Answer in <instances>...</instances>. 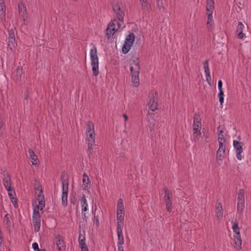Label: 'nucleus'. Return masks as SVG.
Wrapping results in <instances>:
<instances>
[{"label": "nucleus", "instance_id": "obj_1", "mask_svg": "<svg viewBox=\"0 0 251 251\" xmlns=\"http://www.w3.org/2000/svg\"><path fill=\"white\" fill-rule=\"evenodd\" d=\"M113 11L118 19L112 20L108 24L106 30V35L108 38L111 37L123 25L124 20L125 9L120 6L118 3L112 5Z\"/></svg>", "mask_w": 251, "mask_h": 251}, {"label": "nucleus", "instance_id": "obj_2", "mask_svg": "<svg viewBox=\"0 0 251 251\" xmlns=\"http://www.w3.org/2000/svg\"><path fill=\"white\" fill-rule=\"evenodd\" d=\"M140 67L138 59L130 61V71L132 75V82L135 87L139 85V73Z\"/></svg>", "mask_w": 251, "mask_h": 251}, {"label": "nucleus", "instance_id": "obj_3", "mask_svg": "<svg viewBox=\"0 0 251 251\" xmlns=\"http://www.w3.org/2000/svg\"><path fill=\"white\" fill-rule=\"evenodd\" d=\"M214 8V0H206V14L207 15L206 27L208 30L210 31L212 30L214 27V21L212 15Z\"/></svg>", "mask_w": 251, "mask_h": 251}, {"label": "nucleus", "instance_id": "obj_4", "mask_svg": "<svg viewBox=\"0 0 251 251\" xmlns=\"http://www.w3.org/2000/svg\"><path fill=\"white\" fill-rule=\"evenodd\" d=\"M90 55L93 74L95 76H97L99 73V58L97 55V50L95 46H93L90 50Z\"/></svg>", "mask_w": 251, "mask_h": 251}, {"label": "nucleus", "instance_id": "obj_5", "mask_svg": "<svg viewBox=\"0 0 251 251\" xmlns=\"http://www.w3.org/2000/svg\"><path fill=\"white\" fill-rule=\"evenodd\" d=\"M232 228L234 232V240L236 248L237 250L241 249L242 240L241 238V234L240 233V229L238 226V223L235 221H232Z\"/></svg>", "mask_w": 251, "mask_h": 251}, {"label": "nucleus", "instance_id": "obj_6", "mask_svg": "<svg viewBox=\"0 0 251 251\" xmlns=\"http://www.w3.org/2000/svg\"><path fill=\"white\" fill-rule=\"evenodd\" d=\"M164 191V196L163 200L165 204L166 208L168 212H170L172 210V192L166 187L163 188Z\"/></svg>", "mask_w": 251, "mask_h": 251}, {"label": "nucleus", "instance_id": "obj_7", "mask_svg": "<svg viewBox=\"0 0 251 251\" xmlns=\"http://www.w3.org/2000/svg\"><path fill=\"white\" fill-rule=\"evenodd\" d=\"M135 40V35L130 33L126 36L125 39V44L123 46L122 51L124 54L127 53L130 50Z\"/></svg>", "mask_w": 251, "mask_h": 251}, {"label": "nucleus", "instance_id": "obj_8", "mask_svg": "<svg viewBox=\"0 0 251 251\" xmlns=\"http://www.w3.org/2000/svg\"><path fill=\"white\" fill-rule=\"evenodd\" d=\"M158 97L156 92H151L149 95L148 106L152 111H154L157 109Z\"/></svg>", "mask_w": 251, "mask_h": 251}, {"label": "nucleus", "instance_id": "obj_9", "mask_svg": "<svg viewBox=\"0 0 251 251\" xmlns=\"http://www.w3.org/2000/svg\"><path fill=\"white\" fill-rule=\"evenodd\" d=\"M62 203L64 207L67 206L68 204V194L69 182L68 180L64 179L62 180Z\"/></svg>", "mask_w": 251, "mask_h": 251}, {"label": "nucleus", "instance_id": "obj_10", "mask_svg": "<svg viewBox=\"0 0 251 251\" xmlns=\"http://www.w3.org/2000/svg\"><path fill=\"white\" fill-rule=\"evenodd\" d=\"M233 147L236 150V157L237 159L241 160L242 159L241 153L243 152V149L242 147L243 143L236 140H233Z\"/></svg>", "mask_w": 251, "mask_h": 251}, {"label": "nucleus", "instance_id": "obj_11", "mask_svg": "<svg viewBox=\"0 0 251 251\" xmlns=\"http://www.w3.org/2000/svg\"><path fill=\"white\" fill-rule=\"evenodd\" d=\"M201 119L200 114L196 113L194 116L193 131H201Z\"/></svg>", "mask_w": 251, "mask_h": 251}, {"label": "nucleus", "instance_id": "obj_12", "mask_svg": "<svg viewBox=\"0 0 251 251\" xmlns=\"http://www.w3.org/2000/svg\"><path fill=\"white\" fill-rule=\"evenodd\" d=\"M219 144V147L216 153V157L217 159L222 160L225 155L226 147L224 143H222L221 141L220 142Z\"/></svg>", "mask_w": 251, "mask_h": 251}, {"label": "nucleus", "instance_id": "obj_13", "mask_svg": "<svg viewBox=\"0 0 251 251\" xmlns=\"http://www.w3.org/2000/svg\"><path fill=\"white\" fill-rule=\"evenodd\" d=\"M117 233L118 236L117 244L123 245L124 243V237L123 233L122 226L121 224H118L117 226Z\"/></svg>", "mask_w": 251, "mask_h": 251}, {"label": "nucleus", "instance_id": "obj_14", "mask_svg": "<svg viewBox=\"0 0 251 251\" xmlns=\"http://www.w3.org/2000/svg\"><path fill=\"white\" fill-rule=\"evenodd\" d=\"M19 11L21 17H23V20L25 22L27 20V15L26 9L24 3L20 2L18 4Z\"/></svg>", "mask_w": 251, "mask_h": 251}, {"label": "nucleus", "instance_id": "obj_15", "mask_svg": "<svg viewBox=\"0 0 251 251\" xmlns=\"http://www.w3.org/2000/svg\"><path fill=\"white\" fill-rule=\"evenodd\" d=\"M8 192V195L10 199L11 202L13 203L14 207H18L17 200L16 198L14 197L15 193L13 188L6 190Z\"/></svg>", "mask_w": 251, "mask_h": 251}, {"label": "nucleus", "instance_id": "obj_16", "mask_svg": "<svg viewBox=\"0 0 251 251\" xmlns=\"http://www.w3.org/2000/svg\"><path fill=\"white\" fill-rule=\"evenodd\" d=\"M82 182H83V190H86L89 189L91 185V181L90 180L88 177V176L87 175L86 173H84L83 174V179H82Z\"/></svg>", "mask_w": 251, "mask_h": 251}, {"label": "nucleus", "instance_id": "obj_17", "mask_svg": "<svg viewBox=\"0 0 251 251\" xmlns=\"http://www.w3.org/2000/svg\"><path fill=\"white\" fill-rule=\"evenodd\" d=\"M56 239H57L56 241V246L58 250L59 251H64L65 246L64 240L60 238L59 235L58 236Z\"/></svg>", "mask_w": 251, "mask_h": 251}, {"label": "nucleus", "instance_id": "obj_18", "mask_svg": "<svg viewBox=\"0 0 251 251\" xmlns=\"http://www.w3.org/2000/svg\"><path fill=\"white\" fill-rule=\"evenodd\" d=\"M142 9L150 12L151 10V6L148 0H139Z\"/></svg>", "mask_w": 251, "mask_h": 251}, {"label": "nucleus", "instance_id": "obj_19", "mask_svg": "<svg viewBox=\"0 0 251 251\" xmlns=\"http://www.w3.org/2000/svg\"><path fill=\"white\" fill-rule=\"evenodd\" d=\"M86 143H95L96 141V134L95 131L93 132V133H89L86 134V138H85Z\"/></svg>", "mask_w": 251, "mask_h": 251}, {"label": "nucleus", "instance_id": "obj_20", "mask_svg": "<svg viewBox=\"0 0 251 251\" xmlns=\"http://www.w3.org/2000/svg\"><path fill=\"white\" fill-rule=\"evenodd\" d=\"M29 158L31 159V161L33 165H37L38 164V160L37 157L36 155L35 154L34 152L32 150L29 149L28 151Z\"/></svg>", "mask_w": 251, "mask_h": 251}, {"label": "nucleus", "instance_id": "obj_21", "mask_svg": "<svg viewBox=\"0 0 251 251\" xmlns=\"http://www.w3.org/2000/svg\"><path fill=\"white\" fill-rule=\"evenodd\" d=\"M3 185L6 190L12 189L11 186L12 181L10 177L7 178H3L2 179Z\"/></svg>", "mask_w": 251, "mask_h": 251}, {"label": "nucleus", "instance_id": "obj_22", "mask_svg": "<svg viewBox=\"0 0 251 251\" xmlns=\"http://www.w3.org/2000/svg\"><path fill=\"white\" fill-rule=\"evenodd\" d=\"M223 207L221 203H219L216 208V215L217 218L220 220L223 218Z\"/></svg>", "mask_w": 251, "mask_h": 251}, {"label": "nucleus", "instance_id": "obj_23", "mask_svg": "<svg viewBox=\"0 0 251 251\" xmlns=\"http://www.w3.org/2000/svg\"><path fill=\"white\" fill-rule=\"evenodd\" d=\"M5 15V6L4 0H0V18L2 19Z\"/></svg>", "mask_w": 251, "mask_h": 251}, {"label": "nucleus", "instance_id": "obj_24", "mask_svg": "<svg viewBox=\"0 0 251 251\" xmlns=\"http://www.w3.org/2000/svg\"><path fill=\"white\" fill-rule=\"evenodd\" d=\"M93 132H95L94 125L92 122L89 121L86 125L85 134L93 133Z\"/></svg>", "mask_w": 251, "mask_h": 251}, {"label": "nucleus", "instance_id": "obj_25", "mask_svg": "<svg viewBox=\"0 0 251 251\" xmlns=\"http://www.w3.org/2000/svg\"><path fill=\"white\" fill-rule=\"evenodd\" d=\"M36 195H37V200L38 203L43 202L44 201V196L43 193V191L40 189H38L35 192Z\"/></svg>", "mask_w": 251, "mask_h": 251}, {"label": "nucleus", "instance_id": "obj_26", "mask_svg": "<svg viewBox=\"0 0 251 251\" xmlns=\"http://www.w3.org/2000/svg\"><path fill=\"white\" fill-rule=\"evenodd\" d=\"M124 206L123 201L122 199H120L118 201L117 213H124Z\"/></svg>", "mask_w": 251, "mask_h": 251}, {"label": "nucleus", "instance_id": "obj_27", "mask_svg": "<svg viewBox=\"0 0 251 251\" xmlns=\"http://www.w3.org/2000/svg\"><path fill=\"white\" fill-rule=\"evenodd\" d=\"M88 145L87 153L89 157L93 153L94 147L95 146V143H87Z\"/></svg>", "mask_w": 251, "mask_h": 251}, {"label": "nucleus", "instance_id": "obj_28", "mask_svg": "<svg viewBox=\"0 0 251 251\" xmlns=\"http://www.w3.org/2000/svg\"><path fill=\"white\" fill-rule=\"evenodd\" d=\"M32 221L33 222L41 221V216L39 211H33Z\"/></svg>", "mask_w": 251, "mask_h": 251}, {"label": "nucleus", "instance_id": "obj_29", "mask_svg": "<svg viewBox=\"0 0 251 251\" xmlns=\"http://www.w3.org/2000/svg\"><path fill=\"white\" fill-rule=\"evenodd\" d=\"M10 218V215L7 213L3 217V223L7 227L11 225Z\"/></svg>", "mask_w": 251, "mask_h": 251}, {"label": "nucleus", "instance_id": "obj_30", "mask_svg": "<svg viewBox=\"0 0 251 251\" xmlns=\"http://www.w3.org/2000/svg\"><path fill=\"white\" fill-rule=\"evenodd\" d=\"M117 225L123 224L124 219V213H117Z\"/></svg>", "mask_w": 251, "mask_h": 251}, {"label": "nucleus", "instance_id": "obj_31", "mask_svg": "<svg viewBox=\"0 0 251 251\" xmlns=\"http://www.w3.org/2000/svg\"><path fill=\"white\" fill-rule=\"evenodd\" d=\"M16 44L15 43V38H8V47L12 50L15 47Z\"/></svg>", "mask_w": 251, "mask_h": 251}, {"label": "nucleus", "instance_id": "obj_32", "mask_svg": "<svg viewBox=\"0 0 251 251\" xmlns=\"http://www.w3.org/2000/svg\"><path fill=\"white\" fill-rule=\"evenodd\" d=\"M78 242L79 246H84L85 245V237L79 232V236L78 238Z\"/></svg>", "mask_w": 251, "mask_h": 251}, {"label": "nucleus", "instance_id": "obj_33", "mask_svg": "<svg viewBox=\"0 0 251 251\" xmlns=\"http://www.w3.org/2000/svg\"><path fill=\"white\" fill-rule=\"evenodd\" d=\"M244 207H245V204H237V212L238 214H239L240 216H241L243 215V212L244 209Z\"/></svg>", "mask_w": 251, "mask_h": 251}, {"label": "nucleus", "instance_id": "obj_34", "mask_svg": "<svg viewBox=\"0 0 251 251\" xmlns=\"http://www.w3.org/2000/svg\"><path fill=\"white\" fill-rule=\"evenodd\" d=\"M34 229L35 232H38L40 229L41 221L33 222Z\"/></svg>", "mask_w": 251, "mask_h": 251}, {"label": "nucleus", "instance_id": "obj_35", "mask_svg": "<svg viewBox=\"0 0 251 251\" xmlns=\"http://www.w3.org/2000/svg\"><path fill=\"white\" fill-rule=\"evenodd\" d=\"M193 138L194 141H198L201 135V131H193Z\"/></svg>", "mask_w": 251, "mask_h": 251}, {"label": "nucleus", "instance_id": "obj_36", "mask_svg": "<svg viewBox=\"0 0 251 251\" xmlns=\"http://www.w3.org/2000/svg\"><path fill=\"white\" fill-rule=\"evenodd\" d=\"M38 203V205H37L36 207L34 208L33 210L39 211V210H42L45 207V201H43V202H41L40 203Z\"/></svg>", "mask_w": 251, "mask_h": 251}, {"label": "nucleus", "instance_id": "obj_37", "mask_svg": "<svg viewBox=\"0 0 251 251\" xmlns=\"http://www.w3.org/2000/svg\"><path fill=\"white\" fill-rule=\"evenodd\" d=\"M1 174L2 175V179H3V178H7V177H10L5 169H2L1 170Z\"/></svg>", "mask_w": 251, "mask_h": 251}, {"label": "nucleus", "instance_id": "obj_38", "mask_svg": "<svg viewBox=\"0 0 251 251\" xmlns=\"http://www.w3.org/2000/svg\"><path fill=\"white\" fill-rule=\"evenodd\" d=\"M80 202L82 208L84 207L85 206H86V207H88V204L85 196H83L82 197Z\"/></svg>", "mask_w": 251, "mask_h": 251}, {"label": "nucleus", "instance_id": "obj_39", "mask_svg": "<svg viewBox=\"0 0 251 251\" xmlns=\"http://www.w3.org/2000/svg\"><path fill=\"white\" fill-rule=\"evenodd\" d=\"M221 141L222 143H224V142L225 141V138L224 137V135L223 134V131L221 130L220 131L219 133H218V142L219 144H220V142Z\"/></svg>", "mask_w": 251, "mask_h": 251}, {"label": "nucleus", "instance_id": "obj_40", "mask_svg": "<svg viewBox=\"0 0 251 251\" xmlns=\"http://www.w3.org/2000/svg\"><path fill=\"white\" fill-rule=\"evenodd\" d=\"M244 25L241 22H239L237 26V32L243 31Z\"/></svg>", "mask_w": 251, "mask_h": 251}, {"label": "nucleus", "instance_id": "obj_41", "mask_svg": "<svg viewBox=\"0 0 251 251\" xmlns=\"http://www.w3.org/2000/svg\"><path fill=\"white\" fill-rule=\"evenodd\" d=\"M156 5L157 7L160 10L164 8L163 3L162 0H156Z\"/></svg>", "mask_w": 251, "mask_h": 251}, {"label": "nucleus", "instance_id": "obj_42", "mask_svg": "<svg viewBox=\"0 0 251 251\" xmlns=\"http://www.w3.org/2000/svg\"><path fill=\"white\" fill-rule=\"evenodd\" d=\"M32 248L35 251H46L45 250H40L38 247V244L34 242L32 244Z\"/></svg>", "mask_w": 251, "mask_h": 251}, {"label": "nucleus", "instance_id": "obj_43", "mask_svg": "<svg viewBox=\"0 0 251 251\" xmlns=\"http://www.w3.org/2000/svg\"><path fill=\"white\" fill-rule=\"evenodd\" d=\"M16 74H17V75L18 76V78H17V79L18 80L19 79H20L21 77L22 74V69L20 68H18L16 70Z\"/></svg>", "mask_w": 251, "mask_h": 251}, {"label": "nucleus", "instance_id": "obj_44", "mask_svg": "<svg viewBox=\"0 0 251 251\" xmlns=\"http://www.w3.org/2000/svg\"><path fill=\"white\" fill-rule=\"evenodd\" d=\"M8 38H15L14 30L12 29L8 30Z\"/></svg>", "mask_w": 251, "mask_h": 251}, {"label": "nucleus", "instance_id": "obj_45", "mask_svg": "<svg viewBox=\"0 0 251 251\" xmlns=\"http://www.w3.org/2000/svg\"><path fill=\"white\" fill-rule=\"evenodd\" d=\"M237 199L245 200L244 193L241 189L240 190Z\"/></svg>", "mask_w": 251, "mask_h": 251}, {"label": "nucleus", "instance_id": "obj_46", "mask_svg": "<svg viewBox=\"0 0 251 251\" xmlns=\"http://www.w3.org/2000/svg\"><path fill=\"white\" fill-rule=\"evenodd\" d=\"M93 222L94 224H96L97 226H99L100 223L98 216L95 215L94 216Z\"/></svg>", "mask_w": 251, "mask_h": 251}, {"label": "nucleus", "instance_id": "obj_47", "mask_svg": "<svg viewBox=\"0 0 251 251\" xmlns=\"http://www.w3.org/2000/svg\"><path fill=\"white\" fill-rule=\"evenodd\" d=\"M203 69L204 70V69H208L209 68V60L208 59L206 60L204 62H203Z\"/></svg>", "mask_w": 251, "mask_h": 251}, {"label": "nucleus", "instance_id": "obj_48", "mask_svg": "<svg viewBox=\"0 0 251 251\" xmlns=\"http://www.w3.org/2000/svg\"><path fill=\"white\" fill-rule=\"evenodd\" d=\"M245 34L242 31H240V32H239L237 37L239 39H243L245 37Z\"/></svg>", "mask_w": 251, "mask_h": 251}, {"label": "nucleus", "instance_id": "obj_49", "mask_svg": "<svg viewBox=\"0 0 251 251\" xmlns=\"http://www.w3.org/2000/svg\"><path fill=\"white\" fill-rule=\"evenodd\" d=\"M123 116L124 118V121H125L124 126L125 127H126V122L128 121V117L127 115L126 114H124Z\"/></svg>", "mask_w": 251, "mask_h": 251}, {"label": "nucleus", "instance_id": "obj_50", "mask_svg": "<svg viewBox=\"0 0 251 251\" xmlns=\"http://www.w3.org/2000/svg\"><path fill=\"white\" fill-rule=\"evenodd\" d=\"M222 85H223V82H222V80H219L218 81V87L219 90H223V89H222Z\"/></svg>", "mask_w": 251, "mask_h": 251}, {"label": "nucleus", "instance_id": "obj_51", "mask_svg": "<svg viewBox=\"0 0 251 251\" xmlns=\"http://www.w3.org/2000/svg\"><path fill=\"white\" fill-rule=\"evenodd\" d=\"M81 248V251H88L87 245L85 244L84 246H79Z\"/></svg>", "mask_w": 251, "mask_h": 251}, {"label": "nucleus", "instance_id": "obj_52", "mask_svg": "<svg viewBox=\"0 0 251 251\" xmlns=\"http://www.w3.org/2000/svg\"><path fill=\"white\" fill-rule=\"evenodd\" d=\"M206 77V80L208 83V84L210 83V82L211 81V78L210 75H205Z\"/></svg>", "mask_w": 251, "mask_h": 251}, {"label": "nucleus", "instance_id": "obj_53", "mask_svg": "<svg viewBox=\"0 0 251 251\" xmlns=\"http://www.w3.org/2000/svg\"><path fill=\"white\" fill-rule=\"evenodd\" d=\"M82 217L83 220H84L85 221H87L88 217L86 216L85 212L82 213Z\"/></svg>", "mask_w": 251, "mask_h": 251}, {"label": "nucleus", "instance_id": "obj_54", "mask_svg": "<svg viewBox=\"0 0 251 251\" xmlns=\"http://www.w3.org/2000/svg\"><path fill=\"white\" fill-rule=\"evenodd\" d=\"M245 204V200L237 199V204Z\"/></svg>", "mask_w": 251, "mask_h": 251}, {"label": "nucleus", "instance_id": "obj_55", "mask_svg": "<svg viewBox=\"0 0 251 251\" xmlns=\"http://www.w3.org/2000/svg\"><path fill=\"white\" fill-rule=\"evenodd\" d=\"M204 73H205V75H210V72L209 68L206 69H204Z\"/></svg>", "mask_w": 251, "mask_h": 251}, {"label": "nucleus", "instance_id": "obj_56", "mask_svg": "<svg viewBox=\"0 0 251 251\" xmlns=\"http://www.w3.org/2000/svg\"><path fill=\"white\" fill-rule=\"evenodd\" d=\"M219 99V102L221 105L223 104L224 102V97H218Z\"/></svg>", "mask_w": 251, "mask_h": 251}, {"label": "nucleus", "instance_id": "obj_57", "mask_svg": "<svg viewBox=\"0 0 251 251\" xmlns=\"http://www.w3.org/2000/svg\"><path fill=\"white\" fill-rule=\"evenodd\" d=\"M219 91V93L218 94V97H224V91H223V90H220Z\"/></svg>", "mask_w": 251, "mask_h": 251}, {"label": "nucleus", "instance_id": "obj_58", "mask_svg": "<svg viewBox=\"0 0 251 251\" xmlns=\"http://www.w3.org/2000/svg\"><path fill=\"white\" fill-rule=\"evenodd\" d=\"M118 251H124L123 245H118Z\"/></svg>", "mask_w": 251, "mask_h": 251}, {"label": "nucleus", "instance_id": "obj_59", "mask_svg": "<svg viewBox=\"0 0 251 251\" xmlns=\"http://www.w3.org/2000/svg\"><path fill=\"white\" fill-rule=\"evenodd\" d=\"M87 210H88V207H86V206H85L84 207L82 208V213L85 212Z\"/></svg>", "mask_w": 251, "mask_h": 251}, {"label": "nucleus", "instance_id": "obj_60", "mask_svg": "<svg viewBox=\"0 0 251 251\" xmlns=\"http://www.w3.org/2000/svg\"><path fill=\"white\" fill-rule=\"evenodd\" d=\"M2 126H3V122L1 119H0V130H1V129L2 127Z\"/></svg>", "mask_w": 251, "mask_h": 251}, {"label": "nucleus", "instance_id": "obj_61", "mask_svg": "<svg viewBox=\"0 0 251 251\" xmlns=\"http://www.w3.org/2000/svg\"><path fill=\"white\" fill-rule=\"evenodd\" d=\"M2 246L1 245H0V251H2Z\"/></svg>", "mask_w": 251, "mask_h": 251}, {"label": "nucleus", "instance_id": "obj_62", "mask_svg": "<svg viewBox=\"0 0 251 251\" xmlns=\"http://www.w3.org/2000/svg\"><path fill=\"white\" fill-rule=\"evenodd\" d=\"M154 125V124H153V125L152 126H149V127H150V128H153V125Z\"/></svg>", "mask_w": 251, "mask_h": 251}, {"label": "nucleus", "instance_id": "obj_63", "mask_svg": "<svg viewBox=\"0 0 251 251\" xmlns=\"http://www.w3.org/2000/svg\"><path fill=\"white\" fill-rule=\"evenodd\" d=\"M74 1H77L78 0H74Z\"/></svg>", "mask_w": 251, "mask_h": 251}]
</instances>
